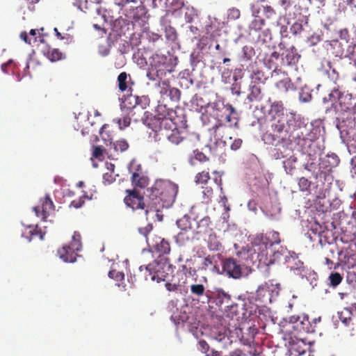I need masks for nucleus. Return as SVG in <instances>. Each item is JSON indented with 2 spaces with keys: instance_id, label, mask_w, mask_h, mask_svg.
<instances>
[{
  "instance_id": "nucleus-21",
  "label": "nucleus",
  "mask_w": 356,
  "mask_h": 356,
  "mask_svg": "<svg viewBox=\"0 0 356 356\" xmlns=\"http://www.w3.org/2000/svg\"><path fill=\"white\" fill-rule=\"evenodd\" d=\"M300 55L297 52V49L292 47L286 51V55L282 58L283 65L293 66L298 62Z\"/></svg>"
},
{
  "instance_id": "nucleus-62",
  "label": "nucleus",
  "mask_w": 356,
  "mask_h": 356,
  "mask_svg": "<svg viewBox=\"0 0 356 356\" xmlns=\"http://www.w3.org/2000/svg\"><path fill=\"white\" fill-rule=\"evenodd\" d=\"M291 30L294 34L299 33L302 31V26L300 23H294L292 25Z\"/></svg>"
},
{
  "instance_id": "nucleus-24",
  "label": "nucleus",
  "mask_w": 356,
  "mask_h": 356,
  "mask_svg": "<svg viewBox=\"0 0 356 356\" xmlns=\"http://www.w3.org/2000/svg\"><path fill=\"white\" fill-rule=\"evenodd\" d=\"M106 168L108 172L103 174V184L104 185H110L113 184L116 177H118V174L115 173V165L113 163H106Z\"/></svg>"
},
{
  "instance_id": "nucleus-29",
  "label": "nucleus",
  "mask_w": 356,
  "mask_h": 356,
  "mask_svg": "<svg viewBox=\"0 0 356 356\" xmlns=\"http://www.w3.org/2000/svg\"><path fill=\"white\" fill-rule=\"evenodd\" d=\"M202 269L204 270L211 269L213 272H218V268L217 267L214 256L208 255L204 258L202 262Z\"/></svg>"
},
{
  "instance_id": "nucleus-14",
  "label": "nucleus",
  "mask_w": 356,
  "mask_h": 356,
  "mask_svg": "<svg viewBox=\"0 0 356 356\" xmlns=\"http://www.w3.org/2000/svg\"><path fill=\"white\" fill-rule=\"evenodd\" d=\"M221 110L223 113L218 115V116L221 118H224L225 121L230 124V126L236 127L238 122V115L232 105L222 104Z\"/></svg>"
},
{
  "instance_id": "nucleus-56",
  "label": "nucleus",
  "mask_w": 356,
  "mask_h": 356,
  "mask_svg": "<svg viewBox=\"0 0 356 356\" xmlns=\"http://www.w3.org/2000/svg\"><path fill=\"white\" fill-rule=\"evenodd\" d=\"M240 10L236 8H232L228 10V17L232 19H237L240 17Z\"/></svg>"
},
{
  "instance_id": "nucleus-8",
  "label": "nucleus",
  "mask_w": 356,
  "mask_h": 356,
  "mask_svg": "<svg viewBox=\"0 0 356 356\" xmlns=\"http://www.w3.org/2000/svg\"><path fill=\"white\" fill-rule=\"evenodd\" d=\"M125 193L123 201L127 207L131 209L132 211L145 210L146 213L147 202H145L143 195L136 188L127 189Z\"/></svg>"
},
{
  "instance_id": "nucleus-55",
  "label": "nucleus",
  "mask_w": 356,
  "mask_h": 356,
  "mask_svg": "<svg viewBox=\"0 0 356 356\" xmlns=\"http://www.w3.org/2000/svg\"><path fill=\"white\" fill-rule=\"evenodd\" d=\"M105 151V149L101 146H95L93 149L92 156L98 159H102L104 156V152Z\"/></svg>"
},
{
  "instance_id": "nucleus-2",
  "label": "nucleus",
  "mask_w": 356,
  "mask_h": 356,
  "mask_svg": "<svg viewBox=\"0 0 356 356\" xmlns=\"http://www.w3.org/2000/svg\"><path fill=\"white\" fill-rule=\"evenodd\" d=\"M147 209L146 216L155 212L159 220L162 216L159 212L163 208H169L175 202L178 193V186L168 179H156L152 187L147 189Z\"/></svg>"
},
{
  "instance_id": "nucleus-25",
  "label": "nucleus",
  "mask_w": 356,
  "mask_h": 356,
  "mask_svg": "<svg viewBox=\"0 0 356 356\" xmlns=\"http://www.w3.org/2000/svg\"><path fill=\"white\" fill-rule=\"evenodd\" d=\"M284 107L282 101L273 102L270 108L269 114L272 115L273 119L285 116L284 114Z\"/></svg>"
},
{
  "instance_id": "nucleus-28",
  "label": "nucleus",
  "mask_w": 356,
  "mask_h": 356,
  "mask_svg": "<svg viewBox=\"0 0 356 356\" xmlns=\"http://www.w3.org/2000/svg\"><path fill=\"white\" fill-rule=\"evenodd\" d=\"M110 145V151L113 148V152L117 154L127 150V149L129 148V144L127 141L124 139H120L113 143L111 142Z\"/></svg>"
},
{
  "instance_id": "nucleus-23",
  "label": "nucleus",
  "mask_w": 356,
  "mask_h": 356,
  "mask_svg": "<svg viewBox=\"0 0 356 356\" xmlns=\"http://www.w3.org/2000/svg\"><path fill=\"white\" fill-rule=\"evenodd\" d=\"M135 100V104L131 109L129 110V115L131 114L133 116L135 111L138 109L144 110L149 105V99L146 96L142 97H133Z\"/></svg>"
},
{
  "instance_id": "nucleus-39",
  "label": "nucleus",
  "mask_w": 356,
  "mask_h": 356,
  "mask_svg": "<svg viewBox=\"0 0 356 356\" xmlns=\"http://www.w3.org/2000/svg\"><path fill=\"white\" fill-rule=\"evenodd\" d=\"M265 25V20L261 17H255L250 24V30L259 31L262 29Z\"/></svg>"
},
{
  "instance_id": "nucleus-35",
  "label": "nucleus",
  "mask_w": 356,
  "mask_h": 356,
  "mask_svg": "<svg viewBox=\"0 0 356 356\" xmlns=\"http://www.w3.org/2000/svg\"><path fill=\"white\" fill-rule=\"evenodd\" d=\"M326 157L323 161L325 163V167L330 168V170L337 166L339 163V159L335 154H327Z\"/></svg>"
},
{
  "instance_id": "nucleus-20",
  "label": "nucleus",
  "mask_w": 356,
  "mask_h": 356,
  "mask_svg": "<svg viewBox=\"0 0 356 356\" xmlns=\"http://www.w3.org/2000/svg\"><path fill=\"white\" fill-rule=\"evenodd\" d=\"M131 180L132 185L134 186V188L137 187L144 188L149 184V178L139 170L133 172Z\"/></svg>"
},
{
  "instance_id": "nucleus-38",
  "label": "nucleus",
  "mask_w": 356,
  "mask_h": 356,
  "mask_svg": "<svg viewBox=\"0 0 356 356\" xmlns=\"http://www.w3.org/2000/svg\"><path fill=\"white\" fill-rule=\"evenodd\" d=\"M211 179L209 172L207 170H203L200 172H198L195 177V181L196 184H207L209 181Z\"/></svg>"
},
{
  "instance_id": "nucleus-9",
  "label": "nucleus",
  "mask_w": 356,
  "mask_h": 356,
  "mask_svg": "<svg viewBox=\"0 0 356 356\" xmlns=\"http://www.w3.org/2000/svg\"><path fill=\"white\" fill-rule=\"evenodd\" d=\"M222 271L227 276L235 280L243 275V266L234 258H228L222 261Z\"/></svg>"
},
{
  "instance_id": "nucleus-47",
  "label": "nucleus",
  "mask_w": 356,
  "mask_h": 356,
  "mask_svg": "<svg viewBox=\"0 0 356 356\" xmlns=\"http://www.w3.org/2000/svg\"><path fill=\"white\" fill-rule=\"evenodd\" d=\"M108 124H104L100 131L99 134L102 139L106 142H111L112 136L111 134L109 133V131L108 130Z\"/></svg>"
},
{
  "instance_id": "nucleus-59",
  "label": "nucleus",
  "mask_w": 356,
  "mask_h": 356,
  "mask_svg": "<svg viewBox=\"0 0 356 356\" xmlns=\"http://www.w3.org/2000/svg\"><path fill=\"white\" fill-rule=\"evenodd\" d=\"M339 35L341 40L348 42L350 38L349 31L347 29H341L339 31Z\"/></svg>"
},
{
  "instance_id": "nucleus-27",
  "label": "nucleus",
  "mask_w": 356,
  "mask_h": 356,
  "mask_svg": "<svg viewBox=\"0 0 356 356\" xmlns=\"http://www.w3.org/2000/svg\"><path fill=\"white\" fill-rule=\"evenodd\" d=\"M209 157L207 156L203 152L198 149H195L193 151V154L189 156L188 162L191 165H195L196 164V161L204 163L209 161Z\"/></svg>"
},
{
  "instance_id": "nucleus-49",
  "label": "nucleus",
  "mask_w": 356,
  "mask_h": 356,
  "mask_svg": "<svg viewBox=\"0 0 356 356\" xmlns=\"http://www.w3.org/2000/svg\"><path fill=\"white\" fill-rule=\"evenodd\" d=\"M342 276L339 273H332L329 276L330 285L333 287L338 286L342 281Z\"/></svg>"
},
{
  "instance_id": "nucleus-11",
  "label": "nucleus",
  "mask_w": 356,
  "mask_h": 356,
  "mask_svg": "<svg viewBox=\"0 0 356 356\" xmlns=\"http://www.w3.org/2000/svg\"><path fill=\"white\" fill-rule=\"evenodd\" d=\"M213 181L210 183L209 186H203L202 191V202L204 204H209L212 201L213 197V187L220 188L222 190V176L217 172H213Z\"/></svg>"
},
{
  "instance_id": "nucleus-58",
  "label": "nucleus",
  "mask_w": 356,
  "mask_h": 356,
  "mask_svg": "<svg viewBox=\"0 0 356 356\" xmlns=\"http://www.w3.org/2000/svg\"><path fill=\"white\" fill-rule=\"evenodd\" d=\"M20 38L22 40H23L26 43L29 44H31L32 43H35L36 42V39L35 38H30L28 35V33L26 32V31H22L21 33H20Z\"/></svg>"
},
{
  "instance_id": "nucleus-4",
  "label": "nucleus",
  "mask_w": 356,
  "mask_h": 356,
  "mask_svg": "<svg viewBox=\"0 0 356 356\" xmlns=\"http://www.w3.org/2000/svg\"><path fill=\"white\" fill-rule=\"evenodd\" d=\"M160 59L163 58H160L158 56L153 58V60L150 63V67L147 73V76L152 81H156V77L160 79L158 83L161 88L160 93L161 95H167L171 87L169 80H162V77L166 74L167 72H170V71L167 70L165 63H161Z\"/></svg>"
},
{
  "instance_id": "nucleus-3",
  "label": "nucleus",
  "mask_w": 356,
  "mask_h": 356,
  "mask_svg": "<svg viewBox=\"0 0 356 356\" xmlns=\"http://www.w3.org/2000/svg\"><path fill=\"white\" fill-rule=\"evenodd\" d=\"M145 268L149 272L151 279L157 282L168 281L173 272L169 260L160 257L147 265Z\"/></svg>"
},
{
  "instance_id": "nucleus-53",
  "label": "nucleus",
  "mask_w": 356,
  "mask_h": 356,
  "mask_svg": "<svg viewBox=\"0 0 356 356\" xmlns=\"http://www.w3.org/2000/svg\"><path fill=\"white\" fill-rule=\"evenodd\" d=\"M300 343H301V344L303 345L302 347L300 345H299V342L293 343L291 345V350L297 352V353L298 355H302L306 351V349H305L306 345L303 343V341H301Z\"/></svg>"
},
{
  "instance_id": "nucleus-61",
  "label": "nucleus",
  "mask_w": 356,
  "mask_h": 356,
  "mask_svg": "<svg viewBox=\"0 0 356 356\" xmlns=\"http://www.w3.org/2000/svg\"><path fill=\"white\" fill-rule=\"evenodd\" d=\"M250 10L252 13V15L254 17H259V14L260 13V8L258 5L251 4Z\"/></svg>"
},
{
  "instance_id": "nucleus-41",
  "label": "nucleus",
  "mask_w": 356,
  "mask_h": 356,
  "mask_svg": "<svg viewBox=\"0 0 356 356\" xmlns=\"http://www.w3.org/2000/svg\"><path fill=\"white\" fill-rule=\"evenodd\" d=\"M177 225L182 230H187L191 229L190 217L184 216L181 218L178 219L177 220Z\"/></svg>"
},
{
  "instance_id": "nucleus-6",
  "label": "nucleus",
  "mask_w": 356,
  "mask_h": 356,
  "mask_svg": "<svg viewBox=\"0 0 356 356\" xmlns=\"http://www.w3.org/2000/svg\"><path fill=\"white\" fill-rule=\"evenodd\" d=\"M213 129L214 137L217 141L213 145L209 146V149L213 156H220L222 152L218 150V146L222 144V147H220V149H222L225 145L232 140V138L228 134V127L221 123L213 126Z\"/></svg>"
},
{
  "instance_id": "nucleus-1",
  "label": "nucleus",
  "mask_w": 356,
  "mask_h": 356,
  "mask_svg": "<svg viewBox=\"0 0 356 356\" xmlns=\"http://www.w3.org/2000/svg\"><path fill=\"white\" fill-rule=\"evenodd\" d=\"M306 126L295 115H286L280 118L273 119L271 131L266 132L263 136L265 143L277 146L290 143H300L306 137L305 131Z\"/></svg>"
},
{
  "instance_id": "nucleus-16",
  "label": "nucleus",
  "mask_w": 356,
  "mask_h": 356,
  "mask_svg": "<svg viewBox=\"0 0 356 356\" xmlns=\"http://www.w3.org/2000/svg\"><path fill=\"white\" fill-rule=\"evenodd\" d=\"M79 251L80 250H75L74 246L70 243L69 245H64L62 248H59L57 253L63 261L72 263L76 261Z\"/></svg>"
},
{
  "instance_id": "nucleus-48",
  "label": "nucleus",
  "mask_w": 356,
  "mask_h": 356,
  "mask_svg": "<svg viewBox=\"0 0 356 356\" xmlns=\"http://www.w3.org/2000/svg\"><path fill=\"white\" fill-rule=\"evenodd\" d=\"M70 243L72 245L74 246L75 250H81V247H82V243H81V234H79V232H74V234L72 236V241Z\"/></svg>"
},
{
  "instance_id": "nucleus-33",
  "label": "nucleus",
  "mask_w": 356,
  "mask_h": 356,
  "mask_svg": "<svg viewBox=\"0 0 356 356\" xmlns=\"http://www.w3.org/2000/svg\"><path fill=\"white\" fill-rule=\"evenodd\" d=\"M190 289L191 294L198 299L202 297L206 291L204 286L202 284H193L191 285Z\"/></svg>"
},
{
  "instance_id": "nucleus-32",
  "label": "nucleus",
  "mask_w": 356,
  "mask_h": 356,
  "mask_svg": "<svg viewBox=\"0 0 356 356\" xmlns=\"http://www.w3.org/2000/svg\"><path fill=\"white\" fill-rule=\"evenodd\" d=\"M208 247L213 251L220 250L222 247V245L218 240L216 235L212 232L209 234Z\"/></svg>"
},
{
  "instance_id": "nucleus-46",
  "label": "nucleus",
  "mask_w": 356,
  "mask_h": 356,
  "mask_svg": "<svg viewBox=\"0 0 356 356\" xmlns=\"http://www.w3.org/2000/svg\"><path fill=\"white\" fill-rule=\"evenodd\" d=\"M250 78V83H255L261 86V83H264V73L259 70L255 71Z\"/></svg>"
},
{
  "instance_id": "nucleus-54",
  "label": "nucleus",
  "mask_w": 356,
  "mask_h": 356,
  "mask_svg": "<svg viewBox=\"0 0 356 356\" xmlns=\"http://www.w3.org/2000/svg\"><path fill=\"white\" fill-rule=\"evenodd\" d=\"M108 277L115 279L117 281H121L124 279V275L123 273L117 271L115 270H111L108 272Z\"/></svg>"
},
{
  "instance_id": "nucleus-40",
  "label": "nucleus",
  "mask_w": 356,
  "mask_h": 356,
  "mask_svg": "<svg viewBox=\"0 0 356 356\" xmlns=\"http://www.w3.org/2000/svg\"><path fill=\"white\" fill-rule=\"evenodd\" d=\"M298 184L300 191L308 192L310 191L312 182L308 179L302 177L298 179Z\"/></svg>"
},
{
  "instance_id": "nucleus-19",
  "label": "nucleus",
  "mask_w": 356,
  "mask_h": 356,
  "mask_svg": "<svg viewBox=\"0 0 356 356\" xmlns=\"http://www.w3.org/2000/svg\"><path fill=\"white\" fill-rule=\"evenodd\" d=\"M186 131L179 130L177 127L172 129L169 134L162 133V136H165L170 142L173 144L179 145L186 139Z\"/></svg>"
},
{
  "instance_id": "nucleus-18",
  "label": "nucleus",
  "mask_w": 356,
  "mask_h": 356,
  "mask_svg": "<svg viewBox=\"0 0 356 356\" xmlns=\"http://www.w3.org/2000/svg\"><path fill=\"white\" fill-rule=\"evenodd\" d=\"M293 328L300 332L312 333L316 331V325L312 323L306 315L302 316L300 321L297 325H293Z\"/></svg>"
},
{
  "instance_id": "nucleus-44",
  "label": "nucleus",
  "mask_w": 356,
  "mask_h": 356,
  "mask_svg": "<svg viewBox=\"0 0 356 356\" xmlns=\"http://www.w3.org/2000/svg\"><path fill=\"white\" fill-rule=\"evenodd\" d=\"M127 77L126 72H121L118 77V87L121 91H125L127 89Z\"/></svg>"
},
{
  "instance_id": "nucleus-10",
  "label": "nucleus",
  "mask_w": 356,
  "mask_h": 356,
  "mask_svg": "<svg viewBox=\"0 0 356 356\" xmlns=\"http://www.w3.org/2000/svg\"><path fill=\"white\" fill-rule=\"evenodd\" d=\"M54 209L55 206L49 195L40 198L39 204L33 208L35 215L42 220H45Z\"/></svg>"
},
{
  "instance_id": "nucleus-12",
  "label": "nucleus",
  "mask_w": 356,
  "mask_h": 356,
  "mask_svg": "<svg viewBox=\"0 0 356 356\" xmlns=\"http://www.w3.org/2000/svg\"><path fill=\"white\" fill-rule=\"evenodd\" d=\"M282 74L283 75V79L276 82L275 87L282 92H287L289 89L293 88V83L286 72L276 67L272 72L271 77L277 79Z\"/></svg>"
},
{
  "instance_id": "nucleus-15",
  "label": "nucleus",
  "mask_w": 356,
  "mask_h": 356,
  "mask_svg": "<svg viewBox=\"0 0 356 356\" xmlns=\"http://www.w3.org/2000/svg\"><path fill=\"white\" fill-rule=\"evenodd\" d=\"M213 298L216 305L219 307H221L222 305H225L226 307H230L231 309L237 307L236 304L229 305L232 302V296L222 289H218L214 292Z\"/></svg>"
},
{
  "instance_id": "nucleus-64",
  "label": "nucleus",
  "mask_w": 356,
  "mask_h": 356,
  "mask_svg": "<svg viewBox=\"0 0 356 356\" xmlns=\"http://www.w3.org/2000/svg\"><path fill=\"white\" fill-rule=\"evenodd\" d=\"M152 227L151 225H148L145 227H141L138 229L139 232L147 237V234L151 232Z\"/></svg>"
},
{
  "instance_id": "nucleus-34",
  "label": "nucleus",
  "mask_w": 356,
  "mask_h": 356,
  "mask_svg": "<svg viewBox=\"0 0 356 356\" xmlns=\"http://www.w3.org/2000/svg\"><path fill=\"white\" fill-rule=\"evenodd\" d=\"M297 162V158L294 156H290L283 162L284 168L287 174L292 175L296 169L295 164Z\"/></svg>"
},
{
  "instance_id": "nucleus-17",
  "label": "nucleus",
  "mask_w": 356,
  "mask_h": 356,
  "mask_svg": "<svg viewBox=\"0 0 356 356\" xmlns=\"http://www.w3.org/2000/svg\"><path fill=\"white\" fill-rule=\"evenodd\" d=\"M249 93L247 99L249 102H260L264 97L261 86L255 83H250L248 87Z\"/></svg>"
},
{
  "instance_id": "nucleus-43",
  "label": "nucleus",
  "mask_w": 356,
  "mask_h": 356,
  "mask_svg": "<svg viewBox=\"0 0 356 356\" xmlns=\"http://www.w3.org/2000/svg\"><path fill=\"white\" fill-rule=\"evenodd\" d=\"M92 197H89L86 194H83L82 196L79 198L73 200L70 203V207H72L75 209L81 208L85 203L86 200H91Z\"/></svg>"
},
{
  "instance_id": "nucleus-42",
  "label": "nucleus",
  "mask_w": 356,
  "mask_h": 356,
  "mask_svg": "<svg viewBox=\"0 0 356 356\" xmlns=\"http://www.w3.org/2000/svg\"><path fill=\"white\" fill-rule=\"evenodd\" d=\"M269 292V286L266 283L259 285L256 291V299L261 300V298Z\"/></svg>"
},
{
  "instance_id": "nucleus-60",
  "label": "nucleus",
  "mask_w": 356,
  "mask_h": 356,
  "mask_svg": "<svg viewBox=\"0 0 356 356\" xmlns=\"http://www.w3.org/2000/svg\"><path fill=\"white\" fill-rule=\"evenodd\" d=\"M264 13L267 18H271L273 16L275 15V11L270 6H266L264 7Z\"/></svg>"
},
{
  "instance_id": "nucleus-31",
  "label": "nucleus",
  "mask_w": 356,
  "mask_h": 356,
  "mask_svg": "<svg viewBox=\"0 0 356 356\" xmlns=\"http://www.w3.org/2000/svg\"><path fill=\"white\" fill-rule=\"evenodd\" d=\"M163 117L154 116L150 118L148 122V127L156 133H161V123Z\"/></svg>"
},
{
  "instance_id": "nucleus-52",
  "label": "nucleus",
  "mask_w": 356,
  "mask_h": 356,
  "mask_svg": "<svg viewBox=\"0 0 356 356\" xmlns=\"http://www.w3.org/2000/svg\"><path fill=\"white\" fill-rule=\"evenodd\" d=\"M131 122V118L129 115H124L118 120L120 129H122L129 126Z\"/></svg>"
},
{
  "instance_id": "nucleus-50",
  "label": "nucleus",
  "mask_w": 356,
  "mask_h": 356,
  "mask_svg": "<svg viewBox=\"0 0 356 356\" xmlns=\"http://www.w3.org/2000/svg\"><path fill=\"white\" fill-rule=\"evenodd\" d=\"M29 234H30L31 238L34 237H38L40 240H43L44 233L38 227H29Z\"/></svg>"
},
{
  "instance_id": "nucleus-30",
  "label": "nucleus",
  "mask_w": 356,
  "mask_h": 356,
  "mask_svg": "<svg viewBox=\"0 0 356 356\" xmlns=\"http://www.w3.org/2000/svg\"><path fill=\"white\" fill-rule=\"evenodd\" d=\"M176 127V123L170 118L163 117L161 123V134L162 135V133L169 134Z\"/></svg>"
},
{
  "instance_id": "nucleus-22",
  "label": "nucleus",
  "mask_w": 356,
  "mask_h": 356,
  "mask_svg": "<svg viewBox=\"0 0 356 356\" xmlns=\"http://www.w3.org/2000/svg\"><path fill=\"white\" fill-rule=\"evenodd\" d=\"M211 232H213V229L211 218L209 216L204 217L197 222L196 233L197 234H209Z\"/></svg>"
},
{
  "instance_id": "nucleus-63",
  "label": "nucleus",
  "mask_w": 356,
  "mask_h": 356,
  "mask_svg": "<svg viewBox=\"0 0 356 356\" xmlns=\"http://www.w3.org/2000/svg\"><path fill=\"white\" fill-rule=\"evenodd\" d=\"M296 0H281V6L286 10L290 6L296 3Z\"/></svg>"
},
{
  "instance_id": "nucleus-5",
  "label": "nucleus",
  "mask_w": 356,
  "mask_h": 356,
  "mask_svg": "<svg viewBox=\"0 0 356 356\" xmlns=\"http://www.w3.org/2000/svg\"><path fill=\"white\" fill-rule=\"evenodd\" d=\"M339 104L341 111L337 117L339 126L353 127L355 125V119L352 116L353 104L351 102V95H342Z\"/></svg>"
},
{
  "instance_id": "nucleus-37",
  "label": "nucleus",
  "mask_w": 356,
  "mask_h": 356,
  "mask_svg": "<svg viewBox=\"0 0 356 356\" xmlns=\"http://www.w3.org/2000/svg\"><path fill=\"white\" fill-rule=\"evenodd\" d=\"M340 321L345 325H348L352 320L353 313L348 308H345L343 311L338 313Z\"/></svg>"
},
{
  "instance_id": "nucleus-7",
  "label": "nucleus",
  "mask_w": 356,
  "mask_h": 356,
  "mask_svg": "<svg viewBox=\"0 0 356 356\" xmlns=\"http://www.w3.org/2000/svg\"><path fill=\"white\" fill-rule=\"evenodd\" d=\"M260 239L261 243L265 245V250H262L261 252L258 254V258L260 262L269 266L273 264V261L271 259L267 257V246L269 245L271 247L275 244L280 243V234L277 232L271 230L265 234H262L260 236Z\"/></svg>"
},
{
  "instance_id": "nucleus-51",
  "label": "nucleus",
  "mask_w": 356,
  "mask_h": 356,
  "mask_svg": "<svg viewBox=\"0 0 356 356\" xmlns=\"http://www.w3.org/2000/svg\"><path fill=\"white\" fill-rule=\"evenodd\" d=\"M167 95L169 96L171 100L178 102L180 99L181 92L176 88H171Z\"/></svg>"
},
{
  "instance_id": "nucleus-13",
  "label": "nucleus",
  "mask_w": 356,
  "mask_h": 356,
  "mask_svg": "<svg viewBox=\"0 0 356 356\" xmlns=\"http://www.w3.org/2000/svg\"><path fill=\"white\" fill-rule=\"evenodd\" d=\"M147 242L149 245H151L155 252L159 254V257L168 254L170 252V245L168 241L162 238L161 237L156 236L154 238L151 239V242L149 239L147 238Z\"/></svg>"
},
{
  "instance_id": "nucleus-36",
  "label": "nucleus",
  "mask_w": 356,
  "mask_h": 356,
  "mask_svg": "<svg viewBox=\"0 0 356 356\" xmlns=\"http://www.w3.org/2000/svg\"><path fill=\"white\" fill-rule=\"evenodd\" d=\"M342 95L343 94L341 92L339 88H334L328 95V97L324 98V102H330L331 104H334L337 101L339 102Z\"/></svg>"
},
{
  "instance_id": "nucleus-57",
  "label": "nucleus",
  "mask_w": 356,
  "mask_h": 356,
  "mask_svg": "<svg viewBox=\"0 0 356 356\" xmlns=\"http://www.w3.org/2000/svg\"><path fill=\"white\" fill-rule=\"evenodd\" d=\"M228 143L230 146V148L232 150L236 151L238 150L241 147L243 140L241 138H235L233 141L231 140Z\"/></svg>"
},
{
  "instance_id": "nucleus-45",
  "label": "nucleus",
  "mask_w": 356,
  "mask_h": 356,
  "mask_svg": "<svg viewBox=\"0 0 356 356\" xmlns=\"http://www.w3.org/2000/svg\"><path fill=\"white\" fill-rule=\"evenodd\" d=\"M165 36L168 40L175 42L177 38L175 29L170 26H166L165 28Z\"/></svg>"
},
{
  "instance_id": "nucleus-26",
  "label": "nucleus",
  "mask_w": 356,
  "mask_h": 356,
  "mask_svg": "<svg viewBox=\"0 0 356 356\" xmlns=\"http://www.w3.org/2000/svg\"><path fill=\"white\" fill-rule=\"evenodd\" d=\"M42 51L43 54L51 62L60 60L65 57L58 49L48 48L47 50H43Z\"/></svg>"
}]
</instances>
